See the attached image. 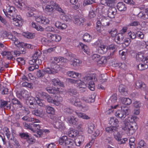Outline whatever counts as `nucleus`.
I'll return each instance as SVG.
<instances>
[{
    "label": "nucleus",
    "instance_id": "f257e3e1",
    "mask_svg": "<svg viewBox=\"0 0 148 148\" xmlns=\"http://www.w3.org/2000/svg\"><path fill=\"white\" fill-rule=\"evenodd\" d=\"M59 144L61 145L67 146L69 148H75L73 140L68 138L66 136H64L60 139Z\"/></svg>",
    "mask_w": 148,
    "mask_h": 148
},
{
    "label": "nucleus",
    "instance_id": "f03ea898",
    "mask_svg": "<svg viewBox=\"0 0 148 148\" xmlns=\"http://www.w3.org/2000/svg\"><path fill=\"white\" fill-rule=\"evenodd\" d=\"M38 95L40 97L46 100L47 101L50 103H53L56 106L59 104L56 100H54L53 98L48 94L44 92H38Z\"/></svg>",
    "mask_w": 148,
    "mask_h": 148
},
{
    "label": "nucleus",
    "instance_id": "7ed1b4c3",
    "mask_svg": "<svg viewBox=\"0 0 148 148\" xmlns=\"http://www.w3.org/2000/svg\"><path fill=\"white\" fill-rule=\"evenodd\" d=\"M130 111V110L127 107L121 108V110H118L115 113V116L121 119H124L126 116L128 115Z\"/></svg>",
    "mask_w": 148,
    "mask_h": 148
},
{
    "label": "nucleus",
    "instance_id": "20e7f679",
    "mask_svg": "<svg viewBox=\"0 0 148 148\" xmlns=\"http://www.w3.org/2000/svg\"><path fill=\"white\" fill-rule=\"evenodd\" d=\"M136 58L145 64L148 63V54L147 53L139 52L136 56Z\"/></svg>",
    "mask_w": 148,
    "mask_h": 148
},
{
    "label": "nucleus",
    "instance_id": "39448f33",
    "mask_svg": "<svg viewBox=\"0 0 148 148\" xmlns=\"http://www.w3.org/2000/svg\"><path fill=\"white\" fill-rule=\"evenodd\" d=\"M36 101L34 98L31 97H29L26 101V103L29 106V108L31 109H34L36 107Z\"/></svg>",
    "mask_w": 148,
    "mask_h": 148
},
{
    "label": "nucleus",
    "instance_id": "423d86ee",
    "mask_svg": "<svg viewBox=\"0 0 148 148\" xmlns=\"http://www.w3.org/2000/svg\"><path fill=\"white\" fill-rule=\"evenodd\" d=\"M118 47L114 44H111L108 47V49L110 51V53L108 52V55L110 57H112L115 53L117 51Z\"/></svg>",
    "mask_w": 148,
    "mask_h": 148
},
{
    "label": "nucleus",
    "instance_id": "0eeeda50",
    "mask_svg": "<svg viewBox=\"0 0 148 148\" xmlns=\"http://www.w3.org/2000/svg\"><path fill=\"white\" fill-rule=\"evenodd\" d=\"M3 11L4 13L5 14L6 16H8V15L12 16L13 17L12 20H13V24L16 26L20 27L22 25V23L21 21V20L18 19L17 18H13L14 16L13 15H11V14H8V13L5 11L4 9L3 10Z\"/></svg>",
    "mask_w": 148,
    "mask_h": 148
},
{
    "label": "nucleus",
    "instance_id": "6e6552de",
    "mask_svg": "<svg viewBox=\"0 0 148 148\" xmlns=\"http://www.w3.org/2000/svg\"><path fill=\"white\" fill-rule=\"evenodd\" d=\"M0 107L7 109H10L11 107V103L10 101H5L3 99L0 100Z\"/></svg>",
    "mask_w": 148,
    "mask_h": 148
},
{
    "label": "nucleus",
    "instance_id": "1a4fd4ad",
    "mask_svg": "<svg viewBox=\"0 0 148 148\" xmlns=\"http://www.w3.org/2000/svg\"><path fill=\"white\" fill-rule=\"evenodd\" d=\"M37 22L40 23L44 25L49 24V19L45 17L40 16L36 18Z\"/></svg>",
    "mask_w": 148,
    "mask_h": 148
},
{
    "label": "nucleus",
    "instance_id": "9d476101",
    "mask_svg": "<svg viewBox=\"0 0 148 148\" xmlns=\"http://www.w3.org/2000/svg\"><path fill=\"white\" fill-rule=\"evenodd\" d=\"M47 36L49 39L57 42L59 41L61 38V36L59 35L53 34L51 33H48Z\"/></svg>",
    "mask_w": 148,
    "mask_h": 148
},
{
    "label": "nucleus",
    "instance_id": "9b49d317",
    "mask_svg": "<svg viewBox=\"0 0 148 148\" xmlns=\"http://www.w3.org/2000/svg\"><path fill=\"white\" fill-rule=\"evenodd\" d=\"M131 128L133 129L132 130H137L138 129L135 123L127 122L125 123L124 127L122 128L123 130H130Z\"/></svg>",
    "mask_w": 148,
    "mask_h": 148
},
{
    "label": "nucleus",
    "instance_id": "f8f14e48",
    "mask_svg": "<svg viewBox=\"0 0 148 148\" xmlns=\"http://www.w3.org/2000/svg\"><path fill=\"white\" fill-rule=\"evenodd\" d=\"M117 10L115 8L110 7L108 11V16L110 18H114L117 14Z\"/></svg>",
    "mask_w": 148,
    "mask_h": 148
},
{
    "label": "nucleus",
    "instance_id": "ddd939ff",
    "mask_svg": "<svg viewBox=\"0 0 148 148\" xmlns=\"http://www.w3.org/2000/svg\"><path fill=\"white\" fill-rule=\"evenodd\" d=\"M85 19L82 17L75 16L74 18L73 21L75 24L79 25H82Z\"/></svg>",
    "mask_w": 148,
    "mask_h": 148
},
{
    "label": "nucleus",
    "instance_id": "4468645a",
    "mask_svg": "<svg viewBox=\"0 0 148 148\" xmlns=\"http://www.w3.org/2000/svg\"><path fill=\"white\" fill-rule=\"evenodd\" d=\"M119 90L121 95L123 96H127L128 95L127 90L126 86L123 85H120L119 87Z\"/></svg>",
    "mask_w": 148,
    "mask_h": 148
},
{
    "label": "nucleus",
    "instance_id": "2eb2a0df",
    "mask_svg": "<svg viewBox=\"0 0 148 148\" xmlns=\"http://www.w3.org/2000/svg\"><path fill=\"white\" fill-rule=\"evenodd\" d=\"M98 52L101 54H104L107 51L108 47L106 45L100 44L97 46Z\"/></svg>",
    "mask_w": 148,
    "mask_h": 148
},
{
    "label": "nucleus",
    "instance_id": "dca6fc26",
    "mask_svg": "<svg viewBox=\"0 0 148 148\" xmlns=\"http://www.w3.org/2000/svg\"><path fill=\"white\" fill-rule=\"evenodd\" d=\"M46 90L50 93L53 94L59 93L61 91L60 88H58L47 87Z\"/></svg>",
    "mask_w": 148,
    "mask_h": 148
},
{
    "label": "nucleus",
    "instance_id": "f3484780",
    "mask_svg": "<svg viewBox=\"0 0 148 148\" xmlns=\"http://www.w3.org/2000/svg\"><path fill=\"white\" fill-rule=\"evenodd\" d=\"M106 132L108 133L110 132L114 133V135L115 139L119 142L121 139L122 136L117 130H106Z\"/></svg>",
    "mask_w": 148,
    "mask_h": 148
},
{
    "label": "nucleus",
    "instance_id": "a211bd4d",
    "mask_svg": "<svg viewBox=\"0 0 148 148\" xmlns=\"http://www.w3.org/2000/svg\"><path fill=\"white\" fill-rule=\"evenodd\" d=\"M119 123L118 120L117 119H114V118H111L109 121V123L113 125L110 127V130H116V127L118 126V123Z\"/></svg>",
    "mask_w": 148,
    "mask_h": 148
},
{
    "label": "nucleus",
    "instance_id": "6ab92c4d",
    "mask_svg": "<svg viewBox=\"0 0 148 148\" xmlns=\"http://www.w3.org/2000/svg\"><path fill=\"white\" fill-rule=\"evenodd\" d=\"M1 54L4 58H6L7 59L9 60H13V58L15 59V58H14L11 52L7 51H3L2 52Z\"/></svg>",
    "mask_w": 148,
    "mask_h": 148
},
{
    "label": "nucleus",
    "instance_id": "aec40b11",
    "mask_svg": "<svg viewBox=\"0 0 148 148\" xmlns=\"http://www.w3.org/2000/svg\"><path fill=\"white\" fill-rule=\"evenodd\" d=\"M49 5L51 6L52 7H53V8L57 10L59 12H62V9L61 8L60 6L53 1H51L50 4Z\"/></svg>",
    "mask_w": 148,
    "mask_h": 148
},
{
    "label": "nucleus",
    "instance_id": "412c9836",
    "mask_svg": "<svg viewBox=\"0 0 148 148\" xmlns=\"http://www.w3.org/2000/svg\"><path fill=\"white\" fill-rule=\"evenodd\" d=\"M115 39L117 40V43L120 44L123 43L124 37L122 33H119L116 35Z\"/></svg>",
    "mask_w": 148,
    "mask_h": 148
},
{
    "label": "nucleus",
    "instance_id": "4be33fe9",
    "mask_svg": "<svg viewBox=\"0 0 148 148\" xmlns=\"http://www.w3.org/2000/svg\"><path fill=\"white\" fill-rule=\"evenodd\" d=\"M38 52H35L32 56V59L29 60V63L32 65H35V60L36 59L39 58V54H38Z\"/></svg>",
    "mask_w": 148,
    "mask_h": 148
},
{
    "label": "nucleus",
    "instance_id": "5701e85b",
    "mask_svg": "<svg viewBox=\"0 0 148 148\" xmlns=\"http://www.w3.org/2000/svg\"><path fill=\"white\" fill-rule=\"evenodd\" d=\"M68 121L70 125H76L78 124L77 118L74 116L69 117L67 118Z\"/></svg>",
    "mask_w": 148,
    "mask_h": 148
},
{
    "label": "nucleus",
    "instance_id": "b1692460",
    "mask_svg": "<svg viewBox=\"0 0 148 148\" xmlns=\"http://www.w3.org/2000/svg\"><path fill=\"white\" fill-rule=\"evenodd\" d=\"M17 46L19 49V51L21 52L22 54H24L25 53V49L24 43L23 42H20L18 44H17Z\"/></svg>",
    "mask_w": 148,
    "mask_h": 148
},
{
    "label": "nucleus",
    "instance_id": "393cba45",
    "mask_svg": "<svg viewBox=\"0 0 148 148\" xmlns=\"http://www.w3.org/2000/svg\"><path fill=\"white\" fill-rule=\"evenodd\" d=\"M7 38L11 39V40L14 41V43L16 46L19 43V41L18 39L12 34H8Z\"/></svg>",
    "mask_w": 148,
    "mask_h": 148
},
{
    "label": "nucleus",
    "instance_id": "a878e982",
    "mask_svg": "<svg viewBox=\"0 0 148 148\" xmlns=\"http://www.w3.org/2000/svg\"><path fill=\"white\" fill-rule=\"evenodd\" d=\"M116 6L117 9L120 11H125L127 9L125 4L122 2L118 3Z\"/></svg>",
    "mask_w": 148,
    "mask_h": 148
},
{
    "label": "nucleus",
    "instance_id": "bb28decb",
    "mask_svg": "<svg viewBox=\"0 0 148 148\" xmlns=\"http://www.w3.org/2000/svg\"><path fill=\"white\" fill-rule=\"evenodd\" d=\"M71 62H72L71 65L75 67L79 66L82 62V61L79 60L75 58H74L73 60H72Z\"/></svg>",
    "mask_w": 148,
    "mask_h": 148
},
{
    "label": "nucleus",
    "instance_id": "cd10ccee",
    "mask_svg": "<svg viewBox=\"0 0 148 148\" xmlns=\"http://www.w3.org/2000/svg\"><path fill=\"white\" fill-rule=\"evenodd\" d=\"M18 96H20L23 99H25L29 97V92L26 90L22 91Z\"/></svg>",
    "mask_w": 148,
    "mask_h": 148
},
{
    "label": "nucleus",
    "instance_id": "c85d7f7f",
    "mask_svg": "<svg viewBox=\"0 0 148 148\" xmlns=\"http://www.w3.org/2000/svg\"><path fill=\"white\" fill-rule=\"evenodd\" d=\"M78 134L79 132L77 130H70L67 134L69 137L73 138L76 137Z\"/></svg>",
    "mask_w": 148,
    "mask_h": 148
},
{
    "label": "nucleus",
    "instance_id": "c756f323",
    "mask_svg": "<svg viewBox=\"0 0 148 148\" xmlns=\"http://www.w3.org/2000/svg\"><path fill=\"white\" fill-rule=\"evenodd\" d=\"M51 84L54 85H58L60 86H63L64 84L63 82H61L58 79H54L51 80Z\"/></svg>",
    "mask_w": 148,
    "mask_h": 148
},
{
    "label": "nucleus",
    "instance_id": "7c9ffc66",
    "mask_svg": "<svg viewBox=\"0 0 148 148\" xmlns=\"http://www.w3.org/2000/svg\"><path fill=\"white\" fill-rule=\"evenodd\" d=\"M70 102L72 104L75 106H81V102L78 101L75 97H73L71 99Z\"/></svg>",
    "mask_w": 148,
    "mask_h": 148
},
{
    "label": "nucleus",
    "instance_id": "2f4dec72",
    "mask_svg": "<svg viewBox=\"0 0 148 148\" xmlns=\"http://www.w3.org/2000/svg\"><path fill=\"white\" fill-rule=\"evenodd\" d=\"M45 74H54L56 72V70L54 69H51L48 67L43 69Z\"/></svg>",
    "mask_w": 148,
    "mask_h": 148
},
{
    "label": "nucleus",
    "instance_id": "473e14b6",
    "mask_svg": "<svg viewBox=\"0 0 148 148\" xmlns=\"http://www.w3.org/2000/svg\"><path fill=\"white\" fill-rule=\"evenodd\" d=\"M67 74L69 76L73 78H76L81 75L80 74L73 71H69L67 72Z\"/></svg>",
    "mask_w": 148,
    "mask_h": 148
},
{
    "label": "nucleus",
    "instance_id": "72a5a7b5",
    "mask_svg": "<svg viewBox=\"0 0 148 148\" xmlns=\"http://www.w3.org/2000/svg\"><path fill=\"white\" fill-rule=\"evenodd\" d=\"M45 110L46 112L49 114H54L55 113V110L54 109L49 106H47L45 107Z\"/></svg>",
    "mask_w": 148,
    "mask_h": 148
},
{
    "label": "nucleus",
    "instance_id": "f704fd0d",
    "mask_svg": "<svg viewBox=\"0 0 148 148\" xmlns=\"http://www.w3.org/2000/svg\"><path fill=\"white\" fill-rule=\"evenodd\" d=\"M75 113L78 117L82 118L84 119H90V117L86 114L81 112L75 111Z\"/></svg>",
    "mask_w": 148,
    "mask_h": 148
},
{
    "label": "nucleus",
    "instance_id": "c9c22d12",
    "mask_svg": "<svg viewBox=\"0 0 148 148\" xmlns=\"http://www.w3.org/2000/svg\"><path fill=\"white\" fill-rule=\"evenodd\" d=\"M22 34L23 36L28 39H32L35 37L34 34H32L31 32H24Z\"/></svg>",
    "mask_w": 148,
    "mask_h": 148
},
{
    "label": "nucleus",
    "instance_id": "e433bc0d",
    "mask_svg": "<svg viewBox=\"0 0 148 148\" xmlns=\"http://www.w3.org/2000/svg\"><path fill=\"white\" fill-rule=\"evenodd\" d=\"M60 13H62L60 16V18L64 21H68L69 20V16L66 15L65 14L64 12L62 10V12H60Z\"/></svg>",
    "mask_w": 148,
    "mask_h": 148
},
{
    "label": "nucleus",
    "instance_id": "4c0bfd02",
    "mask_svg": "<svg viewBox=\"0 0 148 148\" xmlns=\"http://www.w3.org/2000/svg\"><path fill=\"white\" fill-rule=\"evenodd\" d=\"M79 45L81 47L82 49L83 50L84 52L88 54L89 52V50L88 47L81 42L79 43Z\"/></svg>",
    "mask_w": 148,
    "mask_h": 148
},
{
    "label": "nucleus",
    "instance_id": "58836bf2",
    "mask_svg": "<svg viewBox=\"0 0 148 148\" xmlns=\"http://www.w3.org/2000/svg\"><path fill=\"white\" fill-rule=\"evenodd\" d=\"M83 40L84 41L88 42L90 41L92 37L88 33H85L83 37Z\"/></svg>",
    "mask_w": 148,
    "mask_h": 148
},
{
    "label": "nucleus",
    "instance_id": "ea45409f",
    "mask_svg": "<svg viewBox=\"0 0 148 148\" xmlns=\"http://www.w3.org/2000/svg\"><path fill=\"white\" fill-rule=\"evenodd\" d=\"M26 141L29 144H32L35 143L36 139L34 137L29 135L26 140Z\"/></svg>",
    "mask_w": 148,
    "mask_h": 148
},
{
    "label": "nucleus",
    "instance_id": "a19ab883",
    "mask_svg": "<svg viewBox=\"0 0 148 148\" xmlns=\"http://www.w3.org/2000/svg\"><path fill=\"white\" fill-rule=\"evenodd\" d=\"M121 101L123 103L127 105H129L132 103L131 99L129 98H122Z\"/></svg>",
    "mask_w": 148,
    "mask_h": 148
},
{
    "label": "nucleus",
    "instance_id": "79ce46f5",
    "mask_svg": "<svg viewBox=\"0 0 148 148\" xmlns=\"http://www.w3.org/2000/svg\"><path fill=\"white\" fill-rule=\"evenodd\" d=\"M34 133V135L37 137H40L43 132V130H33Z\"/></svg>",
    "mask_w": 148,
    "mask_h": 148
},
{
    "label": "nucleus",
    "instance_id": "37998d69",
    "mask_svg": "<svg viewBox=\"0 0 148 148\" xmlns=\"http://www.w3.org/2000/svg\"><path fill=\"white\" fill-rule=\"evenodd\" d=\"M45 75L43 69L38 71L36 74V76L39 78H42Z\"/></svg>",
    "mask_w": 148,
    "mask_h": 148
},
{
    "label": "nucleus",
    "instance_id": "c03bdc74",
    "mask_svg": "<svg viewBox=\"0 0 148 148\" xmlns=\"http://www.w3.org/2000/svg\"><path fill=\"white\" fill-rule=\"evenodd\" d=\"M32 27L37 30L40 31H43L44 29L43 28L40 26L38 25V24H36L34 22H32Z\"/></svg>",
    "mask_w": 148,
    "mask_h": 148
},
{
    "label": "nucleus",
    "instance_id": "a18cd8bd",
    "mask_svg": "<svg viewBox=\"0 0 148 148\" xmlns=\"http://www.w3.org/2000/svg\"><path fill=\"white\" fill-rule=\"evenodd\" d=\"M137 68L140 71H143L148 68V65L146 64H140L137 66Z\"/></svg>",
    "mask_w": 148,
    "mask_h": 148
},
{
    "label": "nucleus",
    "instance_id": "49530a36",
    "mask_svg": "<svg viewBox=\"0 0 148 148\" xmlns=\"http://www.w3.org/2000/svg\"><path fill=\"white\" fill-rule=\"evenodd\" d=\"M138 16L141 19L145 20L148 18V14L142 12H140L138 15Z\"/></svg>",
    "mask_w": 148,
    "mask_h": 148
},
{
    "label": "nucleus",
    "instance_id": "de8ad7c7",
    "mask_svg": "<svg viewBox=\"0 0 148 148\" xmlns=\"http://www.w3.org/2000/svg\"><path fill=\"white\" fill-rule=\"evenodd\" d=\"M108 32L113 37H115L117 33V30L114 28H113L111 30H108Z\"/></svg>",
    "mask_w": 148,
    "mask_h": 148
},
{
    "label": "nucleus",
    "instance_id": "09e8293b",
    "mask_svg": "<svg viewBox=\"0 0 148 148\" xmlns=\"http://www.w3.org/2000/svg\"><path fill=\"white\" fill-rule=\"evenodd\" d=\"M32 113L37 116H40L42 114V111L38 109H35L33 110Z\"/></svg>",
    "mask_w": 148,
    "mask_h": 148
},
{
    "label": "nucleus",
    "instance_id": "8fccbe9b",
    "mask_svg": "<svg viewBox=\"0 0 148 148\" xmlns=\"http://www.w3.org/2000/svg\"><path fill=\"white\" fill-rule=\"evenodd\" d=\"M101 22L103 26H108L110 25V23L109 21V19L105 18L101 20Z\"/></svg>",
    "mask_w": 148,
    "mask_h": 148
},
{
    "label": "nucleus",
    "instance_id": "3c124183",
    "mask_svg": "<svg viewBox=\"0 0 148 148\" xmlns=\"http://www.w3.org/2000/svg\"><path fill=\"white\" fill-rule=\"evenodd\" d=\"M107 78V77L106 75L101 74L99 75V79L101 82L103 83L106 82Z\"/></svg>",
    "mask_w": 148,
    "mask_h": 148
},
{
    "label": "nucleus",
    "instance_id": "603ef678",
    "mask_svg": "<svg viewBox=\"0 0 148 148\" xmlns=\"http://www.w3.org/2000/svg\"><path fill=\"white\" fill-rule=\"evenodd\" d=\"M116 0H106L105 3L108 6L110 7L114 5Z\"/></svg>",
    "mask_w": 148,
    "mask_h": 148
},
{
    "label": "nucleus",
    "instance_id": "864d4df0",
    "mask_svg": "<svg viewBox=\"0 0 148 148\" xmlns=\"http://www.w3.org/2000/svg\"><path fill=\"white\" fill-rule=\"evenodd\" d=\"M54 126L56 129H59L64 130L65 128V127L63 126V124H60L59 122L56 123Z\"/></svg>",
    "mask_w": 148,
    "mask_h": 148
},
{
    "label": "nucleus",
    "instance_id": "5fc2aeb1",
    "mask_svg": "<svg viewBox=\"0 0 148 148\" xmlns=\"http://www.w3.org/2000/svg\"><path fill=\"white\" fill-rule=\"evenodd\" d=\"M75 83L77 84H78L79 85V86H80V87H81V88L83 87V88L84 89H85V87L86 86L84 85L85 84V82H83L80 79H77V80H76Z\"/></svg>",
    "mask_w": 148,
    "mask_h": 148
},
{
    "label": "nucleus",
    "instance_id": "6e6d98bb",
    "mask_svg": "<svg viewBox=\"0 0 148 148\" xmlns=\"http://www.w3.org/2000/svg\"><path fill=\"white\" fill-rule=\"evenodd\" d=\"M106 58L105 56H102L100 57L97 62L99 64H102L106 63Z\"/></svg>",
    "mask_w": 148,
    "mask_h": 148
},
{
    "label": "nucleus",
    "instance_id": "4d7b16f0",
    "mask_svg": "<svg viewBox=\"0 0 148 148\" xmlns=\"http://www.w3.org/2000/svg\"><path fill=\"white\" fill-rule=\"evenodd\" d=\"M54 9H55L53 8V7H52L51 6L48 5L46 6L45 9V10L47 12H51L53 11V10Z\"/></svg>",
    "mask_w": 148,
    "mask_h": 148
},
{
    "label": "nucleus",
    "instance_id": "13d9d810",
    "mask_svg": "<svg viewBox=\"0 0 148 148\" xmlns=\"http://www.w3.org/2000/svg\"><path fill=\"white\" fill-rule=\"evenodd\" d=\"M1 93L2 95H8L9 93V89L3 86V88L2 89Z\"/></svg>",
    "mask_w": 148,
    "mask_h": 148
},
{
    "label": "nucleus",
    "instance_id": "bf43d9fd",
    "mask_svg": "<svg viewBox=\"0 0 148 148\" xmlns=\"http://www.w3.org/2000/svg\"><path fill=\"white\" fill-rule=\"evenodd\" d=\"M68 92L69 94L71 95H76L77 93L76 90L73 88H70Z\"/></svg>",
    "mask_w": 148,
    "mask_h": 148
},
{
    "label": "nucleus",
    "instance_id": "052dcab7",
    "mask_svg": "<svg viewBox=\"0 0 148 148\" xmlns=\"http://www.w3.org/2000/svg\"><path fill=\"white\" fill-rule=\"evenodd\" d=\"M137 145L138 146L137 147V148L138 147H144L145 146L146 143L144 140H141L138 143Z\"/></svg>",
    "mask_w": 148,
    "mask_h": 148
},
{
    "label": "nucleus",
    "instance_id": "680f3d73",
    "mask_svg": "<svg viewBox=\"0 0 148 148\" xmlns=\"http://www.w3.org/2000/svg\"><path fill=\"white\" fill-rule=\"evenodd\" d=\"M29 135L27 133H23L19 134L20 137L22 138L27 140Z\"/></svg>",
    "mask_w": 148,
    "mask_h": 148
},
{
    "label": "nucleus",
    "instance_id": "e2e57ef3",
    "mask_svg": "<svg viewBox=\"0 0 148 148\" xmlns=\"http://www.w3.org/2000/svg\"><path fill=\"white\" fill-rule=\"evenodd\" d=\"M13 2L18 7L21 8L23 6L22 3H21L19 0H14Z\"/></svg>",
    "mask_w": 148,
    "mask_h": 148
},
{
    "label": "nucleus",
    "instance_id": "0e129e2a",
    "mask_svg": "<svg viewBox=\"0 0 148 148\" xmlns=\"http://www.w3.org/2000/svg\"><path fill=\"white\" fill-rule=\"evenodd\" d=\"M27 10L28 11H30L27 13V16L28 17H31L34 15V13L33 12V11L34 10H33L32 8H28Z\"/></svg>",
    "mask_w": 148,
    "mask_h": 148
},
{
    "label": "nucleus",
    "instance_id": "69168bd1",
    "mask_svg": "<svg viewBox=\"0 0 148 148\" xmlns=\"http://www.w3.org/2000/svg\"><path fill=\"white\" fill-rule=\"evenodd\" d=\"M130 40L129 38H125L123 40V44H124L125 45V47H126L128 46L130 44Z\"/></svg>",
    "mask_w": 148,
    "mask_h": 148
},
{
    "label": "nucleus",
    "instance_id": "338daca9",
    "mask_svg": "<svg viewBox=\"0 0 148 148\" xmlns=\"http://www.w3.org/2000/svg\"><path fill=\"white\" fill-rule=\"evenodd\" d=\"M33 84L31 83H29L26 82H25L22 83V85L23 86L27 87L29 88H31Z\"/></svg>",
    "mask_w": 148,
    "mask_h": 148
},
{
    "label": "nucleus",
    "instance_id": "774afa93",
    "mask_svg": "<svg viewBox=\"0 0 148 148\" xmlns=\"http://www.w3.org/2000/svg\"><path fill=\"white\" fill-rule=\"evenodd\" d=\"M100 57V55L97 54H95L92 56V58L93 60H95L98 62Z\"/></svg>",
    "mask_w": 148,
    "mask_h": 148
}]
</instances>
